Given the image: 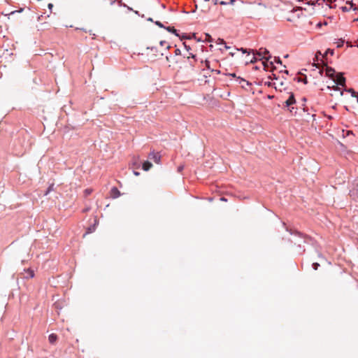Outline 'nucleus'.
<instances>
[{
	"mask_svg": "<svg viewBox=\"0 0 358 358\" xmlns=\"http://www.w3.org/2000/svg\"><path fill=\"white\" fill-rule=\"evenodd\" d=\"M122 6H126L125 4L122 3L121 0H115L110 1V4L106 8V10L109 14L115 15L119 13V10Z\"/></svg>",
	"mask_w": 358,
	"mask_h": 358,
	"instance_id": "obj_1",
	"label": "nucleus"
},
{
	"mask_svg": "<svg viewBox=\"0 0 358 358\" xmlns=\"http://www.w3.org/2000/svg\"><path fill=\"white\" fill-rule=\"evenodd\" d=\"M253 55H257L259 57L262 56V59H265L266 62H268L269 59L271 58V56L266 57V55L269 54V52L266 49L261 48L258 51L255 52L254 50H252Z\"/></svg>",
	"mask_w": 358,
	"mask_h": 358,
	"instance_id": "obj_2",
	"label": "nucleus"
},
{
	"mask_svg": "<svg viewBox=\"0 0 358 358\" xmlns=\"http://www.w3.org/2000/svg\"><path fill=\"white\" fill-rule=\"evenodd\" d=\"M334 81L338 85L344 86L345 84V78L343 73H338L336 78H334Z\"/></svg>",
	"mask_w": 358,
	"mask_h": 358,
	"instance_id": "obj_3",
	"label": "nucleus"
},
{
	"mask_svg": "<svg viewBox=\"0 0 358 358\" xmlns=\"http://www.w3.org/2000/svg\"><path fill=\"white\" fill-rule=\"evenodd\" d=\"M148 158L150 160L155 162L156 164H159L161 160V155L158 152H151L148 155Z\"/></svg>",
	"mask_w": 358,
	"mask_h": 358,
	"instance_id": "obj_4",
	"label": "nucleus"
},
{
	"mask_svg": "<svg viewBox=\"0 0 358 358\" xmlns=\"http://www.w3.org/2000/svg\"><path fill=\"white\" fill-rule=\"evenodd\" d=\"M110 196L113 199H116L120 196V192L115 187H113L110 191Z\"/></svg>",
	"mask_w": 358,
	"mask_h": 358,
	"instance_id": "obj_5",
	"label": "nucleus"
},
{
	"mask_svg": "<svg viewBox=\"0 0 358 358\" xmlns=\"http://www.w3.org/2000/svg\"><path fill=\"white\" fill-rule=\"evenodd\" d=\"M285 103L286 107H289L290 106L296 103V100L293 93H290L289 98L287 99V100H286Z\"/></svg>",
	"mask_w": 358,
	"mask_h": 358,
	"instance_id": "obj_6",
	"label": "nucleus"
},
{
	"mask_svg": "<svg viewBox=\"0 0 358 358\" xmlns=\"http://www.w3.org/2000/svg\"><path fill=\"white\" fill-rule=\"evenodd\" d=\"M335 70L331 67L327 66L326 68V75L329 78L334 79Z\"/></svg>",
	"mask_w": 358,
	"mask_h": 358,
	"instance_id": "obj_7",
	"label": "nucleus"
},
{
	"mask_svg": "<svg viewBox=\"0 0 358 358\" xmlns=\"http://www.w3.org/2000/svg\"><path fill=\"white\" fill-rule=\"evenodd\" d=\"M205 65H206V67L208 69L210 70L212 72H215L217 74L220 73V71L219 70L214 69L213 68L211 67V62H210L208 60H206Z\"/></svg>",
	"mask_w": 358,
	"mask_h": 358,
	"instance_id": "obj_8",
	"label": "nucleus"
},
{
	"mask_svg": "<svg viewBox=\"0 0 358 358\" xmlns=\"http://www.w3.org/2000/svg\"><path fill=\"white\" fill-rule=\"evenodd\" d=\"M215 3H219L221 5H227V4H233L234 0H215Z\"/></svg>",
	"mask_w": 358,
	"mask_h": 358,
	"instance_id": "obj_9",
	"label": "nucleus"
},
{
	"mask_svg": "<svg viewBox=\"0 0 358 358\" xmlns=\"http://www.w3.org/2000/svg\"><path fill=\"white\" fill-rule=\"evenodd\" d=\"M152 166V164L149 161H145L143 164V169L145 171H148Z\"/></svg>",
	"mask_w": 358,
	"mask_h": 358,
	"instance_id": "obj_10",
	"label": "nucleus"
},
{
	"mask_svg": "<svg viewBox=\"0 0 358 358\" xmlns=\"http://www.w3.org/2000/svg\"><path fill=\"white\" fill-rule=\"evenodd\" d=\"M57 340V336L55 334H51L48 337V341L51 344H54Z\"/></svg>",
	"mask_w": 358,
	"mask_h": 358,
	"instance_id": "obj_11",
	"label": "nucleus"
},
{
	"mask_svg": "<svg viewBox=\"0 0 358 358\" xmlns=\"http://www.w3.org/2000/svg\"><path fill=\"white\" fill-rule=\"evenodd\" d=\"M99 224V222L96 219L94 220V224L92 227H90L87 229V233L86 234H90V233H92L93 231H94L95 230V228H96V226L98 225Z\"/></svg>",
	"mask_w": 358,
	"mask_h": 358,
	"instance_id": "obj_12",
	"label": "nucleus"
},
{
	"mask_svg": "<svg viewBox=\"0 0 358 358\" xmlns=\"http://www.w3.org/2000/svg\"><path fill=\"white\" fill-rule=\"evenodd\" d=\"M23 10H24L23 8H20V10H13V11L10 12L9 14H8V18L10 20L12 17H13L16 14L22 13L23 11Z\"/></svg>",
	"mask_w": 358,
	"mask_h": 358,
	"instance_id": "obj_13",
	"label": "nucleus"
},
{
	"mask_svg": "<svg viewBox=\"0 0 358 358\" xmlns=\"http://www.w3.org/2000/svg\"><path fill=\"white\" fill-rule=\"evenodd\" d=\"M347 91L348 92L351 93L352 96L358 99V92H355L353 89L350 88V89L347 90Z\"/></svg>",
	"mask_w": 358,
	"mask_h": 358,
	"instance_id": "obj_14",
	"label": "nucleus"
},
{
	"mask_svg": "<svg viewBox=\"0 0 358 358\" xmlns=\"http://www.w3.org/2000/svg\"><path fill=\"white\" fill-rule=\"evenodd\" d=\"M256 62H257V58L255 57V55H254L252 57L248 58L247 59L246 63L254 64Z\"/></svg>",
	"mask_w": 358,
	"mask_h": 358,
	"instance_id": "obj_15",
	"label": "nucleus"
},
{
	"mask_svg": "<svg viewBox=\"0 0 358 358\" xmlns=\"http://www.w3.org/2000/svg\"><path fill=\"white\" fill-rule=\"evenodd\" d=\"M203 41H204L211 42L213 41V39H212V37H211V36L210 34H206L205 36H204Z\"/></svg>",
	"mask_w": 358,
	"mask_h": 358,
	"instance_id": "obj_16",
	"label": "nucleus"
},
{
	"mask_svg": "<svg viewBox=\"0 0 358 358\" xmlns=\"http://www.w3.org/2000/svg\"><path fill=\"white\" fill-rule=\"evenodd\" d=\"M167 31H169V32H171V33H173L177 35L176 32H177V30L173 27H168L166 28Z\"/></svg>",
	"mask_w": 358,
	"mask_h": 358,
	"instance_id": "obj_17",
	"label": "nucleus"
},
{
	"mask_svg": "<svg viewBox=\"0 0 358 358\" xmlns=\"http://www.w3.org/2000/svg\"><path fill=\"white\" fill-rule=\"evenodd\" d=\"M28 274L29 278H33L34 276V271L31 269H27L25 271Z\"/></svg>",
	"mask_w": 358,
	"mask_h": 358,
	"instance_id": "obj_18",
	"label": "nucleus"
},
{
	"mask_svg": "<svg viewBox=\"0 0 358 358\" xmlns=\"http://www.w3.org/2000/svg\"><path fill=\"white\" fill-rule=\"evenodd\" d=\"M92 192V189H86L84 191V194H85V196H87L90 194H91Z\"/></svg>",
	"mask_w": 358,
	"mask_h": 358,
	"instance_id": "obj_19",
	"label": "nucleus"
},
{
	"mask_svg": "<svg viewBox=\"0 0 358 358\" xmlns=\"http://www.w3.org/2000/svg\"><path fill=\"white\" fill-rule=\"evenodd\" d=\"M216 43L217 44H225V41L222 38H217Z\"/></svg>",
	"mask_w": 358,
	"mask_h": 358,
	"instance_id": "obj_20",
	"label": "nucleus"
},
{
	"mask_svg": "<svg viewBox=\"0 0 358 358\" xmlns=\"http://www.w3.org/2000/svg\"><path fill=\"white\" fill-rule=\"evenodd\" d=\"M237 50H238H238H241L243 53H246V52H248V55H249V54H250V51H248V50H247V49H244V48H241V49H237Z\"/></svg>",
	"mask_w": 358,
	"mask_h": 358,
	"instance_id": "obj_21",
	"label": "nucleus"
},
{
	"mask_svg": "<svg viewBox=\"0 0 358 358\" xmlns=\"http://www.w3.org/2000/svg\"><path fill=\"white\" fill-rule=\"evenodd\" d=\"M155 24H157L158 27L161 28H165L164 26L159 21H156Z\"/></svg>",
	"mask_w": 358,
	"mask_h": 358,
	"instance_id": "obj_22",
	"label": "nucleus"
},
{
	"mask_svg": "<svg viewBox=\"0 0 358 358\" xmlns=\"http://www.w3.org/2000/svg\"><path fill=\"white\" fill-rule=\"evenodd\" d=\"M313 266L315 270H317L318 268V267L320 266V264L318 263H313Z\"/></svg>",
	"mask_w": 358,
	"mask_h": 358,
	"instance_id": "obj_23",
	"label": "nucleus"
},
{
	"mask_svg": "<svg viewBox=\"0 0 358 358\" xmlns=\"http://www.w3.org/2000/svg\"><path fill=\"white\" fill-rule=\"evenodd\" d=\"M244 83H246V85H249V83H248V81H246V80H244V79H241L240 83H241H241H242V84H244Z\"/></svg>",
	"mask_w": 358,
	"mask_h": 358,
	"instance_id": "obj_24",
	"label": "nucleus"
},
{
	"mask_svg": "<svg viewBox=\"0 0 358 358\" xmlns=\"http://www.w3.org/2000/svg\"><path fill=\"white\" fill-rule=\"evenodd\" d=\"M244 83H246V85H249V83H248V81H246V80H244V79H241L240 83H241H241H242V84H244Z\"/></svg>",
	"mask_w": 358,
	"mask_h": 358,
	"instance_id": "obj_25",
	"label": "nucleus"
},
{
	"mask_svg": "<svg viewBox=\"0 0 358 358\" xmlns=\"http://www.w3.org/2000/svg\"><path fill=\"white\" fill-rule=\"evenodd\" d=\"M327 53L331 54V55H332L334 54V50H329H329L327 51L326 54H327Z\"/></svg>",
	"mask_w": 358,
	"mask_h": 358,
	"instance_id": "obj_26",
	"label": "nucleus"
},
{
	"mask_svg": "<svg viewBox=\"0 0 358 358\" xmlns=\"http://www.w3.org/2000/svg\"><path fill=\"white\" fill-rule=\"evenodd\" d=\"M183 168H184L183 166H178V172H181L183 170Z\"/></svg>",
	"mask_w": 358,
	"mask_h": 358,
	"instance_id": "obj_27",
	"label": "nucleus"
},
{
	"mask_svg": "<svg viewBox=\"0 0 358 358\" xmlns=\"http://www.w3.org/2000/svg\"><path fill=\"white\" fill-rule=\"evenodd\" d=\"M299 81H302L305 84L307 83V79L306 78H304V79H299Z\"/></svg>",
	"mask_w": 358,
	"mask_h": 358,
	"instance_id": "obj_28",
	"label": "nucleus"
},
{
	"mask_svg": "<svg viewBox=\"0 0 358 358\" xmlns=\"http://www.w3.org/2000/svg\"><path fill=\"white\" fill-rule=\"evenodd\" d=\"M175 53H176V55H180V50L179 49H176V51H175Z\"/></svg>",
	"mask_w": 358,
	"mask_h": 358,
	"instance_id": "obj_29",
	"label": "nucleus"
},
{
	"mask_svg": "<svg viewBox=\"0 0 358 358\" xmlns=\"http://www.w3.org/2000/svg\"><path fill=\"white\" fill-rule=\"evenodd\" d=\"M164 43H166V42H165V41H162L160 42V45H161L162 46V45H164Z\"/></svg>",
	"mask_w": 358,
	"mask_h": 358,
	"instance_id": "obj_30",
	"label": "nucleus"
},
{
	"mask_svg": "<svg viewBox=\"0 0 358 358\" xmlns=\"http://www.w3.org/2000/svg\"><path fill=\"white\" fill-rule=\"evenodd\" d=\"M224 48L227 50V49H229V48H230V47H229V46H227V45H226V43H225V44H224Z\"/></svg>",
	"mask_w": 358,
	"mask_h": 358,
	"instance_id": "obj_31",
	"label": "nucleus"
},
{
	"mask_svg": "<svg viewBox=\"0 0 358 358\" xmlns=\"http://www.w3.org/2000/svg\"><path fill=\"white\" fill-rule=\"evenodd\" d=\"M275 61H276L277 62L281 63V62H280L279 58L278 59H275Z\"/></svg>",
	"mask_w": 358,
	"mask_h": 358,
	"instance_id": "obj_32",
	"label": "nucleus"
},
{
	"mask_svg": "<svg viewBox=\"0 0 358 358\" xmlns=\"http://www.w3.org/2000/svg\"><path fill=\"white\" fill-rule=\"evenodd\" d=\"M231 56L234 57L235 53L234 52H230Z\"/></svg>",
	"mask_w": 358,
	"mask_h": 358,
	"instance_id": "obj_33",
	"label": "nucleus"
},
{
	"mask_svg": "<svg viewBox=\"0 0 358 358\" xmlns=\"http://www.w3.org/2000/svg\"><path fill=\"white\" fill-rule=\"evenodd\" d=\"M166 59L167 61H169V57L167 56V57H166Z\"/></svg>",
	"mask_w": 358,
	"mask_h": 358,
	"instance_id": "obj_34",
	"label": "nucleus"
},
{
	"mask_svg": "<svg viewBox=\"0 0 358 358\" xmlns=\"http://www.w3.org/2000/svg\"><path fill=\"white\" fill-rule=\"evenodd\" d=\"M343 10H347V8H343Z\"/></svg>",
	"mask_w": 358,
	"mask_h": 358,
	"instance_id": "obj_35",
	"label": "nucleus"
},
{
	"mask_svg": "<svg viewBox=\"0 0 358 358\" xmlns=\"http://www.w3.org/2000/svg\"><path fill=\"white\" fill-rule=\"evenodd\" d=\"M263 64L266 66V62H263Z\"/></svg>",
	"mask_w": 358,
	"mask_h": 358,
	"instance_id": "obj_36",
	"label": "nucleus"
},
{
	"mask_svg": "<svg viewBox=\"0 0 358 358\" xmlns=\"http://www.w3.org/2000/svg\"><path fill=\"white\" fill-rule=\"evenodd\" d=\"M51 6H52V3H50L49 7H51Z\"/></svg>",
	"mask_w": 358,
	"mask_h": 358,
	"instance_id": "obj_37",
	"label": "nucleus"
},
{
	"mask_svg": "<svg viewBox=\"0 0 358 358\" xmlns=\"http://www.w3.org/2000/svg\"><path fill=\"white\" fill-rule=\"evenodd\" d=\"M357 102H358V99H357Z\"/></svg>",
	"mask_w": 358,
	"mask_h": 358,
	"instance_id": "obj_38",
	"label": "nucleus"
},
{
	"mask_svg": "<svg viewBox=\"0 0 358 358\" xmlns=\"http://www.w3.org/2000/svg\"><path fill=\"white\" fill-rule=\"evenodd\" d=\"M357 20H358V18H357Z\"/></svg>",
	"mask_w": 358,
	"mask_h": 358,
	"instance_id": "obj_39",
	"label": "nucleus"
}]
</instances>
